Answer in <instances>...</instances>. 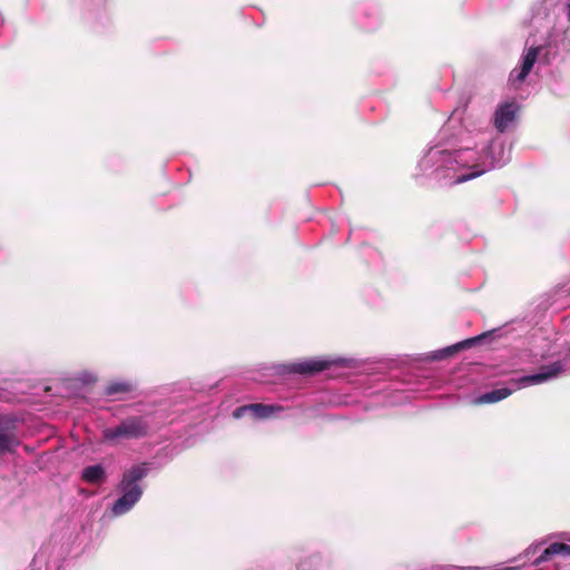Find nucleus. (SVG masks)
Wrapping results in <instances>:
<instances>
[{
  "instance_id": "obj_7",
  "label": "nucleus",
  "mask_w": 570,
  "mask_h": 570,
  "mask_svg": "<svg viewBox=\"0 0 570 570\" xmlns=\"http://www.w3.org/2000/svg\"><path fill=\"white\" fill-rule=\"evenodd\" d=\"M547 47V45H531L524 48L518 66L509 75V83L512 88H520L533 70L535 63L546 61Z\"/></svg>"
},
{
  "instance_id": "obj_3",
  "label": "nucleus",
  "mask_w": 570,
  "mask_h": 570,
  "mask_svg": "<svg viewBox=\"0 0 570 570\" xmlns=\"http://www.w3.org/2000/svg\"><path fill=\"white\" fill-rule=\"evenodd\" d=\"M149 466L147 463L135 464L122 473V478L117 485L120 497L114 502L111 512L119 517L129 512L140 500L144 493L142 480L148 475Z\"/></svg>"
},
{
  "instance_id": "obj_14",
  "label": "nucleus",
  "mask_w": 570,
  "mask_h": 570,
  "mask_svg": "<svg viewBox=\"0 0 570 570\" xmlns=\"http://www.w3.org/2000/svg\"><path fill=\"white\" fill-rule=\"evenodd\" d=\"M19 442L12 433H0V450L12 452Z\"/></svg>"
},
{
  "instance_id": "obj_13",
  "label": "nucleus",
  "mask_w": 570,
  "mask_h": 570,
  "mask_svg": "<svg viewBox=\"0 0 570 570\" xmlns=\"http://www.w3.org/2000/svg\"><path fill=\"white\" fill-rule=\"evenodd\" d=\"M134 386L131 383L126 381L111 382L107 385L105 392L107 395H115L118 393H127L132 391Z\"/></svg>"
},
{
  "instance_id": "obj_6",
  "label": "nucleus",
  "mask_w": 570,
  "mask_h": 570,
  "mask_svg": "<svg viewBox=\"0 0 570 570\" xmlns=\"http://www.w3.org/2000/svg\"><path fill=\"white\" fill-rule=\"evenodd\" d=\"M355 365L354 358L341 356H327L321 358H304L295 362H289L282 365L284 373L313 375L320 373L332 366L353 367Z\"/></svg>"
},
{
  "instance_id": "obj_12",
  "label": "nucleus",
  "mask_w": 570,
  "mask_h": 570,
  "mask_svg": "<svg viewBox=\"0 0 570 570\" xmlns=\"http://www.w3.org/2000/svg\"><path fill=\"white\" fill-rule=\"evenodd\" d=\"M283 411V406L276 404H263L254 403L250 404V413L257 419H268Z\"/></svg>"
},
{
  "instance_id": "obj_1",
  "label": "nucleus",
  "mask_w": 570,
  "mask_h": 570,
  "mask_svg": "<svg viewBox=\"0 0 570 570\" xmlns=\"http://www.w3.org/2000/svg\"><path fill=\"white\" fill-rule=\"evenodd\" d=\"M440 139L420 158L419 176L460 184L503 167L510 160L502 139L489 128L487 118L473 109H455Z\"/></svg>"
},
{
  "instance_id": "obj_8",
  "label": "nucleus",
  "mask_w": 570,
  "mask_h": 570,
  "mask_svg": "<svg viewBox=\"0 0 570 570\" xmlns=\"http://www.w3.org/2000/svg\"><path fill=\"white\" fill-rule=\"evenodd\" d=\"M519 106L514 101H505L498 105L493 114V126L499 132H504L513 124Z\"/></svg>"
},
{
  "instance_id": "obj_17",
  "label": "nucleus",
  "mask_w": 570,
  "mask_h": 570,
  "mask_svg": "<svg viewBox=\"0 0 570 570\" xmlns=\"http://www.w3.org/2000/svg\"><path fill=\"white\" fill-rule=\"evenodd\" d=\"M88 377L86 379V381H94L95 380V376L91 375V374H86Z\"/></svg>"
},
{
  "instance_id": "obj_11",
  "label": "nucleus",
  "mask_w": 570,
  "mask_h": 570,
  "mask_svg": "<svg viewBox=\"0 0 570 570\" xmlns=\"http://www.w3.org/2000/svg\"><path fill=\"white\" fill-rule=\"evenodd\" d=\"M81 476L83 481L91 484H100L106 480V471L101 464L86 466L82 470Z\"/></svg>"
},
{
  "instance_id": "obj_5",
  "label": "nucleus",
  "mask_w": 570,
  "mask_h": 570,
  "mask_svg": "<svg viewBox=\"0 0 570 570\" xmlns=\"http://www.w3.org/2000/svg\"><path fill=\"white\" fill-rule=\"evenodd\" d=\"M150 424L147 416L132 415L124 419L118 425L105 428L102 441L116 445L122 440H138L148 435Z\"/></svg>"
},
{
  "instance_id": "obj_4",
  "label": "nucleus",
  "mask_w": 570,
  "mask_h": 570,
  "mask_svg": "<svg viewBox=\"0 0 570 570\" xmlns=\"http://www.w3.org/2000/svg\"><path fill=\"white\" fill-rule=\"evenodd\" d=\"M563 370V366L560 362H554L551 365L541 367L540 372L531 375H523L519 379H513L509 382V387H500L487 392L480 395L476 399L478 404H490L500 402L508 396H510L513 392L521 390L527 386L538 385L546 383L554 377H557Z\"/></svg>"
},
{
  "instance_id": "obj_16",
  "label": "nucleus",
  "mask_w": 570,
  "mask_h": 570,
  "mask_svg": "<svg viewBox=\"0 0 570 570\" xmlns=\"http://www.w3.org/2000/svg\"><path fill=\"white\" fill-rule=\"evenodd\" d=\"M567 18H569V22H570V2L567 6Z\"/></svg>"
},
{
  "instance_id": "obj_9",
  "label": "nucleus",
  "mask_w": 570,
  "mask_h": 570,
  "mask_svg": "<svg viewBox=\"0 0 570 570\" xmlns=\"http://www.w3.org/2000/svg\"><path fill=\"white\" fill-rule=\"evenodd\" d=\"M546 45L548 47H554L558 45H563L568 49H570V22L569 18L567 20H559L554 23L553 28L548 35V39Z\"/></svg>"
},
{
  "instance_id": "obj_2",
  "label": "nucleus",
  "mask_w": 570,
  "mask_h": 570,
  "mask_svg": "<svg viewBox=\"0 0 570 570\" xmlns=\"http://www.w3.org/2000/svg\"><path fill=\"white\" fill-rule=\"evenodd\" d=\"M524 560L525 570H568L570 567V546L562 542L530 544L519 557Z\"/></svg>"
},
{
  "instance_id": "obj_15",
  "label": "nucleus",
  "mask_w": 570,
  "mask_h": 570,
  "mask_svg": "<svg viewBox=\"0 0 570 570\" xmlns=\"http://www.w3.org/2000/svg\"><path fill=\"white\" fill-rule=\"evenodd\" d=\"M247 412H250V404L248 405H243V406H239L237 407L234 412H233V416L235 419H240L242 416L245 415V413Z\"/></svg>"
},
{
  "instance_id": "obj_10",
  "label": "nucleus",
  "mask_w": 570,
  "mask_h": 570,
  "mask_svg": "<svg viewBox=\"0 0 570 570\" xmlns=\"http://www.w3.org/2000/svg\"><path fill=\"white\" fill-rule=\"evenodd\" d=\"M482 336H476L472 338L464 340L462 342L455 343L451 346L444 347L442 350L435 351L432 354V360H442L450 357L462 350L472 347L476 342H479Z\"/></svg>"
}]
</instances>
